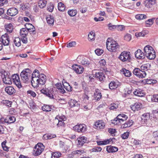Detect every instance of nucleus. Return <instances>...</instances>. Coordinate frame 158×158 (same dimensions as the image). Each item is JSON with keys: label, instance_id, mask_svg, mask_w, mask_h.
Returning a JSON list of instances; mask_svg holds the SVG:
<instances>
[{"label": "nucleus", "instance_id": "nucleus-33", "mask_svg": "<svg viewBox=\"0 0 158 158\" xmlns=\"http://www.w3.org/2000/svg\"><path fill=\"white\" fill-rule=\"evenodd\" d=\"M121 73H123L125 76L130 77L131 76V73L128 70L123 68L120 70Z\"/></svg>", "mask_w": 158, "mask_h": 158}, {"label": "nucleus", "instance_id": "nucleus-12", "mask_svg": "<svg viewBox=\"0 0 158 158\" xmlns=\"http://www.w3.org/2000/svg\"><path fill=\"white\" fill-rule=\"evenodd\" d=\"M13 82L15 85L19 88H20L22 87L20 80L19 77L17 74H14L12 76Z\"/></svg>", "mask_w": 158, "mask_h": 158}, {"label": "nucleus", "instance_id": "nucleus-14", "mask_svg": "<svg viewBox=\"0 0 158 158\" xmlns=\"http://www.w3.org/2000/svg\"><path fill=\"white\" fill-rule=\"evenodd\" d=\"M72 68L78 74L82 73L84 70V68L82 66L77 64L73 65Z\"/></svg>", "mask_w": 158, "mask_h": 158}, {"label": "nucleus", "instance_id": "nucleus-24", "mask_svg": "<svg viewBox=\"0 0 158 158\" xmlns=\"http://www.w3.org/2000/svg\"><path fill=\"white\" fill-rule=\"evenodd\" d=\"M133 123L134 122L131 119L129 120L124 124H123L121 127L123 128H125L130 127L133 124Z\"/></svg>", "mask_w": 158, "mask_h": 158}, {"label": "nucleus", "instance_id": "nucleus-17", "mask_svg": "<svg viewBox=\"0 0 158 158\" xmlns=\"http://www.w3.org/2000/svg\"><path fill=\"white\" fill-rule=\"evenodd\" d=\"M5 91L7 94L10 95H14L16 92L15 89L11 86L6 87Z\"/></svg>", "mask_w": 158, "mask_h": 158}, {"label": "nucleus", "instance_id": "nucleus-5", "mask_svg": "<svg viewBox=\"0 0 158 158\" xmlns=\"http://www.w3.org/2000/svg\"><path fill=\"white\" fill-rule=\"evenodd\" d=\"M44 146L42 143H38L34 148L33 155L35 156L40 155L44 151Z\"/></svg>", "mask_w": 158, "mask_h": 158}, {"label": "nucleus", "instance_id": "nucleus-62", "mask_svg": "<svg viewBox=\"0 0 158 158\" xmlns=\"http://www.w3.org/2000/svg\"><path fill=\"white\" fill-rule=\"evenodd\" d=\"M151 99L153 102H158V95H154L152 98Z\"/></svg>", "mask_w": 158, "mask_h": 158}, {"label": "nucleus", "instance_id": "nucleus-11", "mask_svg": "<svg viewBox=\"0 0 158 158\" xmlns=\"http://www.w3.org/2000/svg\"><path fill=\"white\" fill-rule=\"evenodd\" d=\"M130 52L124 51L121 53L118 58L122 61H126L130 59Z\"/></svg>", "mask_w": 158, "mask_h": 158}, {"label": "nucleus", "instance_id": "nucleus-21", "mask_svg": "<svg viewBox=\"0 0 158 158\" xmlns=\"http://www.w3.org/2000/svg\"><path fill=\"white\" fill-rule=\"evenodd\" d=\"M95 125L97 129H101L104 128L105 127V123L102 120H100L96 122L95 123Z\"/></svg>", "mask_w": 158, "mask_h": 158}, {"label": "nucleus", "instance_id": "nucleus-25", "mask_svg": "<svg viewBox=\"0 0 158 158\" xmlns=\"http://www.w3.org/2000/svg\"><path fill=\"white\" fill-rule=\"evenodd\" d=\"M134 95L139 97H142L145 95V93L143 91L140 89H137L133 92Z\"/></svg>", "mask_w": 158, "mask_h": 158}, {"label": "nucleus", "instance_id": "nucleus-40", "mask_svg": "<svg viewBox=\"0 0 158 158\" xmlns=\"http://www.w3.org/2000/svg\"><path fill=\"white\" fill-rule=\"evenodd\" d=\"M47 3V1L44 0H40L38 3V5L41 8H44L45 6Z\"/></svg>", "mask_w": 158, "mask_h": 158}, {"label": "nucleus", "instance_id": "nucleus-23", "mask_svg": "<svg viewBox=\"0 0 158 158\" xmlns=\"http://www.w3.org/2000/svg\"><path fill=\"white\" fill-rule=\"evenodd\" d=\"M78 144L79 146H82L86 142V138L84 136H81L77 139Z\"/></svg>", "mask_w": 158, "mask_h": 158}, {"label": "nucleus", "instance_id": "nucleus-26", "mask_svg": "<svg viewBox=\"0 0 158 158\" xmlns=\"http://www.w3.org/2000/svg\"><path fill=\"white\" fill-rule=\"evenodd\" d=\"M95 75L96 77L101 81H103L106 78L105 74L102 72L96 73Z\"/></svg>", "mask_w": 158, "mask_h": 158}, {"label": "nucleus", "instance_id": "nucleus-53", "mask_svg": "<svg viewBox=\"0 0 158 158\" xmlns=\"http://www.w3.org/2000/svg\"><path fill=\"white\" fill-rule=\"evenodd\" d=\"M118 107V105L117 104L113 103L110 104V109L111 110H114L117 109Z\"/></svg>", "mask_w": 158, "mask_h": 158}, {"label": "nucleus", "instance_id": "nucleus-45", "mask_svg": "<svg viewBox=\"0 0 158 158\" xmlns=\"http://www.w3.org/2000/svg\"><path fill=\"white\" fill-rule=\"evenodd\" d=\"M41 75H44L43 74L41 73L39 74V72L38 70H35L33 72L31 77H40V76Z\"/></svg>", "mask_w": 158, "mask_h": 158}, {"label": "nucleus", "instance_id": "nucleus-18", "mask_svg": "<svg viewBox=\"0 0 158 158\" xmlns=\"http://www.w3.org/2000/svg\"><path fill=\"white\" fill-rule=\"evenodd\" d=\"M77 60L78 61L80 62L81 64L86 66L89 65L90 64V62L87 58L82 57L81 59L78 57L77 58Z\"/></svg>", "mask_w": 158, "mask_h": 158}, {"label": "nucleus", "instance_id": "nucleus-32", "mask_svg": "<svg viewBox=\"0 0 158 158\" xmlns=\"http://www.w3.org/2000/svg\"><path fill=\"white\" fill-rule=\"evenodd\" d=\"M55 86L60 93L63 94L65 92L61 83H57L55 85Z\"/></svg>", "mask_w": 158, "mask_h": 158}, {"label": "nucleus", "instance_id": "nucleus-4", "mask_svg": "<svg viewBox=\"0 0 158 158\" xmlns=\"http://www.w3.org/2000/svg\"><path fill=\"white\" fill-rule=\"evenodd\" d=\"M31 70L29 69H24L20 73L22 81L24 83H28L31 78Z\"/></svg>", "mask_w": 158, "mask_h": 158}, {"label": "nucleus", "instance_id": "nucleus-37", "mask_svg": "<svg viewBox=\"0 0 158 158\" xmlns=\"http://www.w3.org/2000/svg\"><path fill=\"white\" fill-rule=\"evenodd\" d=\"M155 19L153 18L151 19H149L148 20L145 21V23L146 24V27H150L153 23L154 20Z\"/></svg>", "mask_w": 158, "mask_h": 158}, {"label": "nucleus", "instance_id": "nucleus-15", "mask_svg": "<svg viewBox=\"0 0 158 158\" xmlns=\"http://www.w3.org/2000/svg\"><path fill=\"white\" fill-rule=\"evenodd\" d=\"M18 10L16 8L12 7L9 9L7 11V14L11 16H14L18 13Z\"/></svg>", "mask_w": 158, "mask_h": 158}, {"label": "nucleus", "instance_id": "nucleus-20", "mask_svg": "<svg viewBox=\"0 0 158 158\" xmlns=\"http://www.w3.org/2000/svg\"><path fill=\"white\" fill-rule=\"evenodd\" d=\"M2 77L3 82L4 83L9 85L12 84L11 80L8 75H5L4 74L2 76Z\"/></svg>", "mask_w": 158, "mask_h": 158}, {"label": "nucleus", "instance_id": "nucleus-51", "mask_svg": "<svg viewBox=\"0 0 158 158\" xmlns=\"http://www.w3.org/2000/svg\"><path fill=\"white\" fill-rule=\"evenodd\" d=\"M118 115H120L121 117L120 118H121V119H122V123L125 121L128 118L127 116L123 114H120Z\"/></svg>", "mask_w": 158, "mask_h": 158}, {"label": "nucleus", "instance_id": "nucleus-60", "mask_svg": "<svg viewBox=\"0 0 158 158\" xmlns=\"http://www.w3.org/2000/svg\"><path fill=\"white\" fill-rule=\"evenodd\" d=\"M21 36V40L22 42L24 44H27V36Z\"/></svg>", "mask_w": 158, "mask_h": 158}, {"label": "nucleus", "instance_id": "nucleus-58", "mask_svg": "<svg viewBox=\"0 0 158 158\" xmlns=\"http://www.w3.org/2000/svg\"><path fill=\"white\" fill-rule=\"evenodd\" d=\"M6 141H4L2 143V146L3 149L6 151L8 150V148L6 146Z\"/></svg>", "mask_w": 158, "mask_h": 158}, {"label": "nucleus", "instance_id": "nucleus-27", "mask_svg": "<svg viewBox=\"0 0 158 158\" xmlns=\"http://www.w3.org/2000/svg\"><path fill=\"white\" fill-rule=\"evenodd\" d=\"M120 115H118L117 117L112 121V123L115 125H119L122 123V119L120 118Z\"/></svg>", "mask_w": 158, "mask_h": 158}, {"label": "nucleus", "instance_id": "nucleus-59", "mask_svg": "<svg viewBox=\"0 0 158 158\" xmlns=\"http://www.w3.org/2000/svg\"><path fill=\"white\" fill-rule=\"evenodd\" d=\"M27 94L29 95V96L30 95L33 97H35L36 96V95L35 92H34L33 91H32L31 90L28 91L27 92Z\"/></svg>", "mask_w": 158, "mask_h": 158}, {"label": "nucleus", "instance_id": "nucleus-63", "mask_svg": "<svg viewBox=\"0 0 158 158\" xmlns=\"http://www.w3.org/2000/svg\"><path fill=\"white\" fill-rule=\"evenodd\" d=\"M29 106L31 109H34L36 108V104L33 102H30L29 103Z\"/></svg>", "mask_w": 158, "mask_h": 158}, {"label": "nucleus", "instance_id": "nucleus-35", "mask_svg": "<svg viewBox=\"0 0 158 158\" xmlns=\"http://www.w3.org/2000/svg\"><path fill=\"white\" fill-rule=\"evenodd\" d=\"M30 28H28L27 32H29L31 34L34 35L35 34L36 31H35V28L32 25H30Z\"/></svg>", "mask_w": 158, "mask_h": 158}, {"label": "nucleus", "instance_id": "nucleus-61", "mask_svg": "<svg viewBox=\"0 0 158 158\" xmlns=\"http://www.w3.org/2000/svg\"><path fill=\"white\" fill-rule=\"evenodd\" d=\"M124 39L127 41H130L131 39V35L129 34H126L124 36Z\"/></svg>", "mask_w": 158, "mask_h": 158}, {"label": "nucleus", "instance_id": "nucleus-48", "mask_svg": "<svg viewBox=\"0 0 158 158\" xmlns=\"http://www.w3.org/2000/svg\"><path fill=\"white\" fill-rule=\"evenodd\" d=\"M147 18V16L143 14H139L135 16V18L138 19L142 20L145 19Z\"/></svg>", "mask_w": 158, "mask_h": 158}, {"label": "nucleus", "instance_id": "nucleus-52", "mask_svg": "<svg viewBox=\"0 0 158 158\" xmlns=\"http://www.w3.org/2000/svg\"><path fill=\"white\" fill-rule=\"evenodd\" d=\"M3 103L8 107H10L12 105V102L8 100H5L3 101Z\"/></svg>", "mask_w": 158, "mask_h": 158}, {"label": "nucleus", "instance_id": "nucleus-13", "mask_svg": "<svg viewBox=\"0 0 158 158\" xmlns=\"http://www.w3.org/2000/svg\"><path fill=\"white\" fill-rule=\"evenodd\" d=\"M68 103L71 108L75 107L76 108V110L79 109L80 105L78 102L76 100L72 99H70Z\"/></svg>", "mask_w": 158, "mask_h": 158}, {"label": "nucleus", "instance_id": "nucleus-6", "mask_svg": "<svg viewBox=\"0 0 158 158\" xmlns=\"http://www.w3.org/2000/svg\"><path fill=\"white\" fill-rule=\"evenodd\" d=\"M66 118L64 115L63 114H58L57 115L54 120V122L56 123L57 127H59L64 125V121Z\"/></svg>", "mask_w": 158, "mask_h": 158}, {"label": "nucleus", "instance_id": "nucleus-3", "mask_svg": "<svg viewBox=\"0 0 158 158\" xmlns=\"http://www.w3.org/2000/svg\"><path fill=\"white\" fill-rule=\"evenodd\" d=\"M143 51L145 56L150 60L154 59L156 56V52L153 48L149 45L146 46L144 48Z\"/></svg>", "mask_w": 158, "mask_h": 158}, {"label": "nucleus", "instance_id": "nucleus-1", "mask_svg": "<svg viewBox=\"0 0 158 158\" xmlns=\"http://www.w3.org/2000/svg\"><path fill=\"white\" fill-rule=\"evenodd\" d=\"M46 76L44 75H41L40 77H31V83L32 86L34 88L41 86L44 85L46 81Z\"/></svg>", "mask_w": 158, "mask_h": 158}, {"label": "nucleus", "instance_id": "nucleus-8", "mask_svg": "<svg viewBox=\"0 0 158 158\" xmlns=\"http://www.w3.org/2000/svg\"><path fill=\"white\" fill-rule=\"evenodd\" d=\"M73 130L78 133L85 132L87 129L86 125L84 124H78L73 127Z\"/></svg>", "mask_w": 158, "mask_h": 158}, {"label": "nucleus", "instance_id": "nucleus-42", "mask_svg": "<svg viewBox=\"0 0 158 158\" xmlns=\"http://www.w3.org/2000/svg\"><path fill=\"white\" fill-rule=\"evenodd\" d=\"M44 139H50L52 138H54L56 137V135L55 134L52 135L51 134H45L43 135V136Z\"/></svg>", "mask_w": 158, "mask_h": 158}, {"label": "nucleus", "instance_id": "nucleus-50", "mask_svg": "<svg viewBox=\"0 0 158 158\" xmlns=\"http://www.w3.org/2000/svg\"><path fill=\"white\" fill-rule=\"evenodd\" d=\"M117 25H113L112 23H110L108 24V27L109 30H113L116 29Z\"/></svg>", "mask_w": 158, "mask_h": 158}, {"label": "nucleus", "instance_id": "nucleus-28", "mask_svg": "<svg viewBox=\"0 0 158 158\" xmlns=\"http://www.w3.org/2000/svg\"><path fill=\"white\" fill-rule=\"evenodd\" d=\"M16 120L15 117L11 115L9 116L6 118V123L9 124H11L14 123Z\"/></svg>", "mask_w": 158, "mask_h": 158}, {"label": "nucleus", "instance_id": "nucleus-30", "mask_svg": "<svg viewBox=\"0 0 158 158\" xmlns=\"http://www.w3.org/2000/svg\"><path fill=\"white\" fill-rule=\"evenodd\" d=\"M94 97L95 99L97 100H99L101 98L102 95L99 89H97L95 90V92L94 93Z\"/></svg>", "mask_w": 158, "mask_h": 158}, {"label": "nucleus", "instance_id": "nucleus-10", "mask_svg": "<svg viewBox=\"0 0 158 158\" xmlns=\"http://www.w3.org/2000/svg\"><path fill=\"white\" fill-rule=\"evenodd\" d=\"M150 114L149 113H146L143 114L141 117V122L143 124H146L148 127H151V123H148L149 121Z\"/></svg>", "mask_w": 158, "mask_h": 158}, {"label": "nucleus", "instance_id": "nucleus-64", "mask_svg": "<svg viewBox=\"0 0 158 158\" xmlns=\"http://www.w3.org/2000/svg\"><path fill=\"white\" fill-rule=\"evenodd\" d=\"M99 64L101 67L104 66L106 64L105 60L104 59L100 60L99 61Z\"/></svg>", "mask_w": 158, "mask_h": 158}, {"label": "nucleus", "instance_id": "nucleus-46", "mask_svg": "<svg viewBox=\"0 0 158 158\" xmlns=\"http://www.w3.org/2000/svg\"><path fill=\"white\" fill-rule=\"evenodd\" d=\"M64 87L66 89V90L69 92H70L72 90V87L69 85V84L67 83H66L65 85L63 84Z\"/></svg>", "mask_w": 158, "mask_h": 158}, {"label": "nucleus", "instance_id": "nucleus-44", "mask_svg": "<svg viewBox=\"0 0 158 158\" xmlns=\"http://www.w3.org/2000/svg\"><path fill=\"white\" fill-rule=\"evenodd\" d=\"M61 155V154L59 152H54L52 154V158H59Z\"/></svg>", "mask_w": 158, "mask_h": 158}, {"label": "nucleus", "instance_id": "nucleus-22", "mask_svg": "<svg viewBox=\"0 0 158 158\" xmlns=\"http://www.w3.org/2000/svg\"><path fill=\"white\" fill-rule=\"evenodd\" d=\"M142 104L139 102H137L134 103V105H131V109L135 111L136 110H139L142 106Z\"/></svg>", "mask_w": 158, "mask_h": 158}, {"label": "nucleus", "instance_id": "nucleus-41", "mask_svg": "<svg viewBox=\"0 0 158 158\" xmlns=\"http://www.w3.org/2000/svg\"><path fill=\"white\" fill-rule=\"evenodd\" d=\"M20 35L21 36H27L28 34V32L27 30L26 29V28H22L20 30Z\"/></svg>", "mask_w": 158, "mask_h": 158}, {"label": "nucleus", "instance_id": "nucleus-57", "mask_svg": "<svg viewBox=\"0 0 158 158\" xmlns=\"http://www.w3.org/2000/svg\"><path fill=\"white\" fill-rule=\"evenodd\" d=\"M129 135V133L128 132H126L122 135L121 137L123 139H125L128 138Z\"/></svg>", "mask_w": 158, "mask_h": 158}, {"label": "nucleus", "instance_id": "nucleus-56", "mask_svg": "<svg viewBox=\"0 0 158 158\" xmlns=\"http://www.w3.org/2000/svg\"><path fill=\"white\" fill-rule=\"evenodd\" d=\"M153 138L156 140L158 141V131H154L152 133Z\"/></svg>", "mask_w": 158, "mask_h": 158}, {"label": "nucleus", "instance_id": "nucleus-39", "mask_svg": "<svg viewBox=\"0 0 158 158\" xmlns=\"http://www.w3.org/2000/svg\"><path fill=\"white\" fill-rule=\"evenodd\" d=\"M14 42L16 46L19 47L21 45V39L19 37L15 38Z\"/></svg>", "mask_w": 158, "mask_h": 158}, {"label": "nucleus", "instance_id": "nucleus-19", "mask_svg": "<svg viewBox=\"0 0 158 158\" xmlns=\"http://www.w3.org/2000/svg\"><path fill=\"white\" fill-rule=\"evenodd\" d=\"M156 0H145L144 4L148 8H151L156 3Z\"/></svg>", "mask_w": 158, "mask_h": 158}, {"label": "nucleus", "instance_id": "nucleus-16", "mask_svg": "<svg viewBox=\"0 0 158 158\" xmlns=\"http://www.w3.org/2000/svg\"><path fill=\"white\" fill-rule=\"evenodd\" d=\"M135 57L138 59H143L145 57V53L143 52L142 51L139 49H138L135 53Z\"/></svg>", "mask_w": 158, "mask_h": 158}, {"label": "nucleus", "instance_id": "nucleus-54", "mask_svg": "<svg viewBox=\"0 0 158 158\" xmlns=\"http://www.w3.org/2000/svg\"><path fill=\"white\" fill-rule=\"evenodd\" d=\"M96 54L98 56L101 55L103 52V51L100 49H97L95 50Z\"/></svg>", "mask_w": 158, "mask_h": 158}, {"label": "nucleus", "instance_id": "nucleus-34", "mask_svg": "<svg viewBox=\"0 0 158 158\" xmlns=\"http://www.w3.org/2000/svg\"><path fill=\"white\" fill-rule=\"evenodd\" d=\"M118 86V83L114 81H111L109 84V87L111 89H115Z\"/></svg>", "mask_w": 158, "mask_h": 158}, {"label": "nucleus", "instance_id": "nucleus-7", "mask_svg": "<svg viewBox=\"0 0 158 158\" xmlns=\"http://www.w3.org/2000/svg\"><path fill=\"white\" fill-rule=\"evenodd\" d=\"M9 38L8 35L6 33L0 37V50L2 48V45L4 46L8 45L9 44Z\"/></svg>", "mask_w": 158, "mask_h": 158}, {"label": "nucleus", "instance_id": "nucleus-29", "mask_svg": "<svg viewBox=\"0 0 158 158\" xmlns=\"http://www.w3.org/2000/svg\"><path fill=\"white\" fill-rule=\"evenodd\" d=\"M6 31L9 33H11L13 30V26L12 23H10L5 25V26Z\"/></svg>", "mask_w": 158, "mask_h": 158}, {"label": "nucleus", "instance_id": "nucleus-47", "mask_svg": "<svg viewBox=\"0 0 158 158\" xmlns=\"http://www.w3.org/2000/svg\"><path fill=\"white\" fill-rule=\"evenodd\" d=\"M95 38V34L93 31L90 32L88 35V39L90 40H94Z\"/></svg>", "mask_w": 158, "mask_h": 158}, {"label": "nucleus", "instance_id": "nucleus-43", "mask_svg": "<svg viewBox=\"0 0 158 158\" xmlns=\"http://www.w3.org/2000/svg\"><path fill=\"white\" fill-rule=\"evenodd\" d=\"M58 9L59 10L63 11L65 9V6L63 3L60 2L58 3Z\"/></svg>", "mask_w": 158, "mask_h": 158}, {"label": "nucleus", "instance_id": "nucleus-38", "mask_svg": "<svg viewBox=\"0 0 158 158\" xmlns=\"http://www.w3.org/2000/svg\"><path fill=\"white\" fill-rule=\"evenodd\" d=\"M42 109L44 111L48 112L51 111L52 107L49 105H44L42 107Z\"/></svg>", "mask_w": 158, "mask_h": 158}, {"label": "nucleus", "instance_id": "nucleus-2", "mask_svg": "<svg viewBox=\"0 0 158 158\" xmlns=\"http://www.w3.org/2000/svg\"><path fill=\"white\" fill-rule=\"evenodd\" d=\"M106 46L107 49L111 52H117L119 48V46L117 42L111 38H109L107 40Z\"/></svg>", "mask_w": 158, "mask_h": 158}, {"label": "nucleus", "instance_id": "nucleus-9", "mask_svg": "<svg viewBox=\"0 0 158 158\" xmlns=\"http://www.w3.org/2000/svg\"><path fill=\"white\" fill-rule=\"evenodd\" d=\"M133 73L139 78H144L146 76L145 71H143L138 68H135L133 71Z\"/></svg>", "mask_w": 158, "mask_h": 158}, {"label": "nucleus", "instance_id": "nucleus-36", "mask_svg": "<svg viewBox=\"0 0 158 158\" xmlns=\"http://www.w3.org/2000/svg\"><path fill=\"white\" fill-rule=\"evenodd\" d=\"M47 22L50 25H53L54 24V20L53 17L51 16H49L46 18Z\"/></svg>", "mask_w": 158, "mask_h": 158}, {"label": "nucleus", "instance_id": "nucleus-31", "mask_svg": "<svg viewBox=\"0 0 158 158\" xmlns=\"http://www.w3.org/2000/svg\"><path fill=\"white\" fill-rule=\"evenodd\" d=\"M106 151L108 152H114L118 150L117 147L111 146H107L106 149Z\"/></svg>", "mask_w": 158, "mask_h": 158}, {"label": "nucleus", "instance_id": "nucleus-49", "mask_svg": "<svg viewBox=\"0 0 158 158\" xmlns=\"http://www.w3.org/2000/svg\"><path fill=\"white\" fill-rule=\"evenodd\" d=\"M68 14L71 16H75L77 14L76 10H71L68 11Z\"/></svg>", "mask_w": 158, "mask_h": 158}, {"label": "nucleus", "instance_id": "nucleus-55", "mask_svg": "<svg viewBox=\"0 0 158 158\" xmlns=\"http://www.w3.org/2000/svg\"><path fill=\"white\" fill-rule=\"evenodd\" d=\"M73 153L74 154H78L81 155V154L85 153V152L84 150H76L75 151H73Z\"/></svg>", "mask_w": 158, "mask_h": 158}]
</instances>
